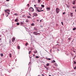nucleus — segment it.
Returning a JSON list of instances; mask_svg holds the SVG:
<instances>
[{"instance_id":"f257e3e1","label":"nucleus","mask_w":76,"mask_h":76,"mask_svg":"<svg viewBox=\"0 0 76 76\" xmlns=\"http://www.w3.org/2000/svg\"><path fill=\"white\" fill-rule=\"evenodd\" d=\"M29 11L30 12H33L34 11V8L32 7H30L29 9Z\"/></svg>"},{"instance_id":"f03ea898","label":"nucleus","mask_w":76,"mask_h":76,"mask_svg":"<svg viewBox=\"0 0 76 76\" xmlns=\"http://www.w3.org/2000/svg\"><path fill=\"white\" fill-rule=\"evenodd\" d=\"M5 12L6 13H7L8 14V15H10V10H4Z\"/></svg>"},{"instance_id":"7ed1b4c3","label":"nucleus","mask_w":76,"mask_h":76,"mask_svg":"<svg viewBox=\"0 0 76 76\" xmlns=\"http://www.w3.org/2000/svg\"><path fill=\"white\" fill-rule=\"evenodd\" d=\"M60 10L58 8H56V13H59V12H60Z\"/></svg>"},{"instance_id":"20e7f679","label":"nucleus","mask_w":76,"mask_h":76,"mask_svg":"<svg viewBox=\"0 0 76 76\" xmlns=\"http://www.w3.org/2000/svg\"><path fill=\"white\" fill-rule=\"evenodd\" d=\"M33 15L34 16H38V15L36 13H34L33 14Z\"/></svg>"},{"instance_id":"39448f33","label":"nucleus","mask_w":76,"mask_h":76,"mask_svg":"<svg viewBox=\"0 0 76 76\" xmlns=\"http://www.w3.org/2000/svg\"><path fill=\"white\" fill-rule=\"evenodd\" d=\"M15 41V38L13 37L12 39V42H14Z\"/></svg>"},{"instance_id":"423d86ee","label":"nucleus","mask_w":76,"mask_h":76,"mask_svg":"<svg viewBox=\"0 0 76 76\" xmlns=\"http://www.w3.org/2000/svg\"><path fill=\"white\" fill-rule=\"evenodd\" d=\"M34 7H35V8H36L37 10H38V9H39V7H37V6H37V5H34Z\"/></svg>"},{"instance_id":"0eeeda50","label":"nucleus","mask_w":76,"mask_h":76,"mask_svg":"<svg viewBox=\"0 0 76 76\" xmlns=\"http://www.w3.org/2000/svg\"><path fill=\"white\" fill-rule=\"evenodd\" d=\"M37 12H43L44 10H39L38 9H37Z\"/></svg>"},{"instance_id":"6e6552de","label":"nucleus","mask_w":76,"mask_h":76,"mask_svg":"<svg viewBox=\"0 0 76 76\" xmlns=\"http://www.w3.org/2000/svg\"><path fill=\"white\" fill-rule=\"evenodd\" d=\"M18 21H19V20L18 19H17L16 18L15 20V22H18Z\"/></svg>"},{"instance_id":"1a4fd4ad","label":"nucleus","mask_w":76,"mask_h":76,"mask_svg":"<svg viewBox=\"0 0 76 76\" xmlns=\"http://www.w3.org/2000/svg\"><path fill=\"white\" fill-rule=\"evenodd\" d=\"M73 16V13H70V16H71V17H72Z\"/></svg>"},{"instance_id":"9d476101","label":"nucleus","mask_w":76,"mask_h":76,"mask_svg":"<svg viewBox=\"0 0 76 76\" xmlns=\"http://www.w3.org/2000/svg\"><path fill=\"white\" fill-rule=\"evenodd\" d=\"M24 22L23 21V22H21L20 23V24H21V25H23V24L24 23Z\"/></svg>"},{"instance_id":"9b49d317","label":"nucleus","mask_w":76,"mask_h":76,"mask_svg":"<svg viewBox=\"0 0 76 76\" xmlns=\"http://www.w3.org/2000/svg\"><path fill=\"white\" fill-rule=\"evenodd\" d=\"M35 32H33L34 34H35V35H37V34H39V33H37L35 34Z\"/></svg>"},{"instance_id":"f8f14e48","label":"nucleus","mask_w":76,"mask_h":76,"mask_svg":"<svg viewBox=\"0 0 76 76\" xmlns=\"http://www.w3.org/2000/svg\"><path fill=\"white\" fill-rule=\"evenodd\" d=\"M56 63V61L55 60L52 61H51V63Z\"/></svg>"},{"instance_id":"ddd939ff","label":"nucleus","mask_w":76,"mask_h":76,"mask_svg":"<svg viewBox=\"0 0 76 76\" xmlns=\"http://www.w3.org/2000/svg\"><path fill=\"white\" fill-rule=\"evenodd\" d=\"M71 55L72 56V57H74V56H75V54L74 53H71Z\"/></svg>"},{"instance_id":"4468645a","label":"nucleus","mask_w":76,"mask_h":76,"mask_svg":"<svg viewBox=\"0 0 76 76\" xmlns=\"http://www.w3.org/2000/svg\"><path fill=\"white\" fill-rule=\"evenodd\" d=\"M54 65L55 66H58V65H57V63H55L54 64Z\"/></svg>"},{"instance_id":"2eb2a0df","label":"nucleus","mask_w":76,"mask_h":76,"mask_svg":"<svg viewBox=\"0 0 76 76\" xmlns=\"http://www.w3.org/2000/svg\"><path fill=\"white\" fill-rule=\"evenodd\" d=\"M38 3H39L41 2V0H38L37 1Z\"/></svg>"},{"instance_id":"dca6fc26","label":"nucleus","mask_w":76,"mask_h":76,"mask_svg":"<svg viewBox=\"0 0 76 76\" xmlns=\"http://www.w3.org/2000/svg\"><path fill=\"white\" fill-rule=\"evenodd\" d=\"M46 66H50V64H46Z\"/></svg>"},{"instance_id":"f3484780","label":"nucleus","mask_w":76,"mask_h":76,"mask_svg":"<svg viewBox=\"0 0 76 76\" xmlns=\"http://www.w3.org/2000/svg\"><path fill=\"white\" fill-rule=\"evenodd\" d=\"M17 48H18V49H19H19H20V46H18L17 47Z\"/></svg>"},{"instance_id":"a211bd4d","label":"nucleus","mask_w":76,"mask_h":76,"mask_svg":"<svg viewBox=\"0 0 76 76\" xmlns=\"http://www.w3.org/2000/svg\"><path fill=\"white\" fill-rule=\"evenodd\" d=\"M41 6L42 7H43V8L44 7V5L41 4Z\"/></svg>"},{"instance_id":"6ab92c4d","label":"nucleus","mask_w":76,"mask_h":76,"mask_svg":"<svg viewBox=\"0 0 76 76\" xmlns=\"http://www.w3.org/2000/svg\"><path fill=\"white\" fill-rule=\"evenodd\" d=\"M46 58L47 59V60H51V58Z\"/></svg>"},{"instance_id":"aec40b11","label":"nucleus","mask_w":76,"mask_h":76,"mask_svg":"<svg viewBox=\"0 0 76 76\" xmlns=\"http://www.w3.org/2000/svg\"><path fill=\"white\" fill-rule=\"evenodd\" d=\"M0 56H1V57H3V54L2 53H1L0 54Z\"/></svg>"},{"instance_id":"412c9836","label":"nucleus","mask_w":76,"mask_h":76,"mask_svg":"<svg viewBox=\"0 0 76 76\" xmlns=\"http://www.w3.org/2000/svg\"><path fill=\"white\" fill-rule=\"evenodd\" d=\"M9 56H10V57H12V54L11 53H10L9 54Z\"/></svg>"},{"instance_id":"4be33fe9","label":"nucleus","mask_w":76,"mask_h":76,"mask_svg":"<svg viewBox=\"0 0 76 76\" xmlns=\"http://www.w3.org/2000/svg\"><path fill=\"white\" fill-rule=\"evenodd\" d=\"M73 31H75L76 30V28H74L73 29Z\"/></svg>"},{"instance_id":"5701e85b","label":"nucleus","mask_w":76,"mask_h":76,"mask_svg":"<svg viewBox=\"0 0 76 76\" xmlns=\"http://www.w3.org/2000/svg\"><path fill=\"white\" fill-rule=\"evenodd\" d=\"M75 1H74L73 2V4H74V5H75Z\"/></svg>"},{"instance_id":"b1692460","label":"nucleus","mask_w":76,"mask_h":76,"mask_svg":"<svg viewBox=\"0 0 76 76\" xmlns=\"http://www.w3.org/2000/svg\"><path fill=\"white\" fill-rule=\"evenodd\" d=\"M28 42H26L25 44V45L26 46H27V45H28Z\"/></svg>"},{"instance_id":"393cba45","label":"nucleus","mask_w":76,"mask_h":76,"mask_svg":"<svg viewBox=\"0 0 76 76\" xmlns=\"http://www.w3.org/2000/svg\"><path fill=\"white\" fill-rule=\"evenodd\" d=\"M17 25H19V23H17Z\"/></svg>"},{"instance_id":"a878e982","label":"nucleus","mask_w":76,"mask_h":76,"mask_svg":"<svg viewBox=\"0 0 76 76\" xmlns=\"http://www.w3.org/2000/svg\"><path fill=\"white\" fill-rule=\"evenodd\" d=\"M14 15H16V16H18V15L17 13H15L14 14Z\"/></svg>"},{"instance_id":"bb28decb","label":"nucleus","mask_w":76,"mask_h":76,"mask_svg":"<svg viewBox=\"0 0 76 76\" xmlns=\"http://www.w3.org/2000/svg\"><path fill=\"white\" fill-rule=\"evenodd\" d=\"M31 52H32V51H29V54H31Z\"/></svg>"},{"instance_id":"cd10ccee","label":"nucleus","mask_w":76,"mask_h":76,"mask_svg":"<svg viewBox=\"0 0 76 76\" xmlns=\"http://www.w3.org/2000/svg\"><path fill=\"white\" fill-rule=\"evenodd\" d=\"M36 58H39V57L38 56H36Z\"/></svg>"},{"instance_id":"c85d7f7f","label":"nucleus","mask_w":76,"mask_h":76,"mask_svg":"<svg viewBox=\"0 0 76 76\" xmlns=\"http://www.w3.org/2000/svg\"><path fill=\"white\" fill-rule=\"evenodd\" d=\"M47 9H48L49 10H50V8L49 7H47L46 8Z\"/></svg>"},{"instance_id":"c756f323","label":"nucleus","mask_w":76,"mask_h":76,"mask_svg":"<svg viewBox=\"0 0 76 76\" xmlns=\"http://www.w3.org/2000/svg\"><path fill=\"white\" fill-rule=\"evenodd\" d=\"M31 26H34V23H32L31 24Z\"/></svg>"},{"instance_id":"7c9ffc66","label":"nucleus","mask_w":76,"mask_h":76,"mask_svg":"<svg viewBox=\"0 0 76 76\" xmlns=\"http://www.w3.org/2000/svg\"><path fill=\"white\" fill-rule=\"evenodd\" d=\"M74 64H76V61H74Z\"/></svg>"},{"instance_id":"2f4dec72","label":"nucleus","mask_w":76,"mask_h":76,"mask_svg":"<svg viewBox=\"0 0 76 76\" xmlns=\"http://www.w3.org/2000/svg\"><path fill=\"white\" fill-rule=\"evenodd\" d=\"M39 9L38 10H42V8H41L39 7Z\"/></svg>"},{"instance_id":"473e14b6","label":"nucleus","mask_w":76,"mask_h":76,"mask_svg":"<svg viewBox=\"0 0 76 76\" xmlns=\"http://www.w3.org/2000/svg\"><path fill=\"white\" fill-rule=\"evenodd\" d=\"M30 18H31V17L30 16H27V18H28V19H29Z\"/></svg>"},{"instance_id":"72a5a7b5","label":"nucleus","mask_w":76,"mask_h":76,"mask_svg":"<svg viewBox=\"0 0 76 76\" xmlns=\"http://www.w3.org/2000/svg\"><path fill=\"white\" fill-rule=\"evenodd\" d=\"M61 24H62V25H64V24H63V22H61Z\"/></svg>"},{"instance_id":"f704fd0d","label":"nucleus","mask_w":76,"mask_h":76,"mask_svg":"<svg viewBox=\"0 0 76 76\" xmlns=\"http://www.w3.org/2000/svg\"><path fill=\"white\" fill-rule=\"evenodd\" d=\"M76 69V66H75V67H74V69Z\"/></svg>"},{"instance_id":"c9c22d12","label":"nucleus","mask_w":76,"mask_h":76,"mask_svg":"<svg viewBox=\"0 0 76 76\" xmlns=\"http://www.w3.org/2000/svg\"><path fill=\"white\" fill-rule=\"evenodd\" d=\"M56 25L57 26H58V24H56Z\"/></svg>"},{"instance_id":"e433bc0d","label":"nucleus","mask_w":76,"mask_h":76,"mask_svg":"<svg viewBox=\"0 0 76 76\" xmlns=\"http://www.w3.org/2000/svg\"><path fill=\"white\" fill-rule=\"evenodd\" d=\"M27 6L28 7H29V4H27Z\"/></svg>"},{"instance_id":"4c0bfd02","label":"nucleus","mask_w":76,"mask_h":76,"mask_svg":"<svg viewBox=\"0 0 76 76\" xmlns=\"http://www.w3.org/2000/svg\"><path fill=\"white\" fill-rule=\"evenodd\" d=\"M40 26L41 28H42V27H43V26Z\"/></svg>"},{"instance_id":"58836bf2","label":"nucleus","mask_w":76,"mask_h":76,"mask_svg":"<svg viewBox=\"0 0 76 76\" xmlns=\"http://www.w3.org/2000/svg\"><path fill=\"white\" fill-rule=\"evenodd\" d=\"M76 56H74V58H73V59H75V58H76Z\"/></svg>"},{"instance_id":"ea45409f","label":"nucleus","mask_w":76,"mask_h":76,"mask_svg":"<svg viewBox=\"0 0 76 76\" xmlns=\"http://www.w3.org/2000/svg\"><path fill=\"white\" fill-rule=\"evenodd\" d=\"M26 22L28 23V20H26Z\"/></svg>"},{"instance_id":"a19ab883","label":"nucleus","mask_w":76,"mask_h":76,"mask_svg":"<svg viewBox=\"0 0 76 76\" xmlns=\"http://www.w3.org/2000/svg\"><path fill=\"white\" fill-rule=\"evenodd\" d=\"M66 5L67 6V7H69V6H68V5L66 4Z\"/></svg>"},{"instance_id":"79ce46f5","label":"nucleus","mask_w":76,"mask_h":76,"mask_svg":"<svg viewBox=\"0 0 76 76\" xmlns=\"http://www.w3.org/2000/svg\"><path fill=\"white\" fill-rule=\"evenodd\" d=\"M42 76H44V74H42Z\"/></svg>"},{"instance_id":"37998d69","label":"nucleus","mask_w":76,"mask_h":76,"mask_svg":"<svg viewBox=\"0 0 76 76\" xmlns=\"http://www.w3.org/2000/svg\"><path fill=\"white\" fill-rule=\"evenodd\" d=\"M42 21V20H40V22H41Z\"/></svg>"},{"instance_id":"c03bdc74","label":"nucleus","mask_w":76,"mask_h":76,"mask_svg":"<svg viewBox=\"0 0 76 76\" xmlns=\"http://www.w3.org/2000/svg\"><path fill=\"white\" fill-rule=\"evenodd\" d=\"M6 1H9V0H6Z\"/></svg>"},{"instance_id":"a18cd8bd","label":"nucleus","mask_w":76,"mask_h":76,"mask_svg":"<svg viewBox=\"0 0 76 76\" xmlns=\"http://www.w3.org/2000/svg\"><path fill=\"white\" fill-rule=\"evenodd\" d=\"M64 13H65V12H63V15H64Z\"/></svg>"},{"instance_id":"49530a36","label":"nucleus","mask_w":76,"mask_h":76,"mask_svg":"<svg viewBox=\"0 0 76 76\" xmlns=\"http://www.w3.org/2000/svg\"><path fill=\"white\" fill-rule=\"evenodd\" d=\"M37 32H38V31H36V32H35V33H37Z\"/></svg>"},{"instance_id":"de8ad7c7","label":"nucleus","mask_w":76,"mask_h":76,"mask_svg":"<svg viewBox=\"0 0 76 76\" xmlns=\"http://www.w3.org/2000/svg\"><path fill=\"white\" fill-rule=\"evenodd\" d=\"M37 21H39V20H37Z\"/></svg>"},{"instance_id":"09e8293b","label":"nucleus","mask_w":76,"mask_h":76,"mask_svg":"<svg viewBox=\"0 0 76 76\" xmlns=\"http://www.w3.org/2000/svg\"><path fill=\"white\" fill-rule=\"evenodd\" d=\"M45 68H46V69H47V67H45Z\"/></svg>"},{"instance_id":"8fccbe9b","label":"nucleus","mask_w":76,"mask_h":76,"mask_svg":"<svg viewBox=\"0 0 76 76\" xmlns=\"http://www.w3.org/2000/svg\"><path fill=\"white\" fill-rule=\"evenodd\" d=\"M73 52H74V53H75V51H73Z\"/></svg>"},{"instance_id":"3c124183","label":"nucleus","mask_w":76,"mask_h":76,"mask_svg":"<svg viewBox=\"0 0 76 76\" xmlns=\"http://www.w3.org/2000/svg\"><path fill=\"white\" fill-rule=\"evenodd\" d=\"M9 15V14L7 16V17Z\"/></svg>"},{"instance_id":"603ef678","label":"nucleus","mask_w":76,"mask_h":76,"mask_svg":"<svg viewBox=\"0 0 76 76\" xmlns=\"http://www.w3.org/2000/svg\"><path fill=\"white\" fill-rule=\"evenodd\" d=\"M49 76H51V75H49Z\"/></svg>"},{"instance_id":"864d4df0","label":"nucleus","mask_w":76,"mask_h":76,"mask_svg":"<svg viewBox=\"0 0 76 76\" xmlns=\"http://www.w3.org/2000/svg\"><path fill=\"white\" fill-rule=\"evenodd\" d=\"M33 56L34 57V55H33Z\"/></svg>"},{"instance_id":"5fc2aeb1","label":"nucleus","mask_w":76,"mask_h":76,"mask_svg":"<svg viewBox=\"0 0 76 76\" xmlns=\"http://www.w3.org/2000/svg\"><path fill=\"white\" fill-rule=\"evenodd\" d=\"M75 12H76V9L75 10Z\"/></svg>"},{"instance_id":"6e6d98bb","label":"nucleus","mask_w":76,"mask_h":76,"mask_svg":"<svg viewBox=\"0 0 76 76\" xmlns=\"http://www.w3.org/2000/svg\"><path fill=\"white\" fill-rule=\"evenodd\" d=\"M30 15V16H31V14H29Z\"/></svg>"},{"instance_id":"4d7b16f0","label":"nucleus","mask_w":76,"mask_h":76,"mask_svg":"<svg viewBox=\"0 0 76 76\" xmlns=\"http://www.w3.org/2000/svg\"><path fill=\"white\" fill-rule=\"evenodd\" d=\"M37 53V52H36V53Z\"/></svg>"},{"instance_id":"13d9d810","label":"nucleus","mask_w":76,"mask_h":76,"mask_svg":"<svg viewBox=\"0 0 76 76\" xmlns=\"http://www.w3.org/2000/svg\"><path fill=\"white\" fill-rule=\"evenodd\" d=\"M73 7L74 8H75V7Z\"/></svg>"},{"instance_id":"bf43d9fd","label":"nucleus","mask_w":76,"mask_h":76,"mask_svg":"<svg viewBox=\"0 0 76 76\" xmlns=\"http://www.w3.org/2000/svg\"><path fill=\"white\" fill-rule=\"evenodd\" d=\"M70 39V38H69V39Z\"/></svg>"},{"instance_id":"052dcab7","label":"nucleus","mask_w":76,"mask_h":76,"mask_svg":"<svg viewBox=\"0 0 76 76\" xmlns=\"http://www.w3.org/2000/svg\"><path fill=\"white\" fill-rule=\"evenodd\" d=\"M21 10H22V9H21Z\"/></svg>"},{"instance_id":"680f3d73","label":"nucleus","mask_w":76,"mask_h":76,"mask_svg":"<svg viewBox=\"0 0 76 76\" xmlns=\"http://www.w3.org/2000/svg\"><path fill=\"white\" fill-rule=\"evenodd\" d=\"M69 41H70V39H69Z\"/></svg>"},{"instance_id":"e2e57ef3","label":"nucleus","mask_w":76,"mask_h":76,"mask_svg":"<svg viewBox=\"0 0 76 76\" xmlns=\"http://www.w3.org/2000/svg\"><path fill=\"white\" fill-rule=\"evenodd\" d=\"M29 63H31V62Z\"/></svg>"},{"instance_id":"0e129e2a","label":"nucleus","mask_w":76,"mask_h":76,"mask_svg":"<svg viewBox=\"0 0 76 76\" xmlns=\"http://www.w3.org/2000/svg\"><path fill=\"white\" fill-rule=\"evenodd\" d=\"M38 76H40L39 75H38Z\"/></svg>"},{"instance_id":"69168bd1","label":"nucleus","mask_w":76,"mask_h":76,"mask_svg":"<svg viewBox=\"0 0 76 76\" xmlns=\"http://www.w3.org/2000/svg\"><path fill=\"white\" fill-rule=\"evenodd\" d=\"M75 56H76V55H75Z\"/></svg>"}]
</instances>
